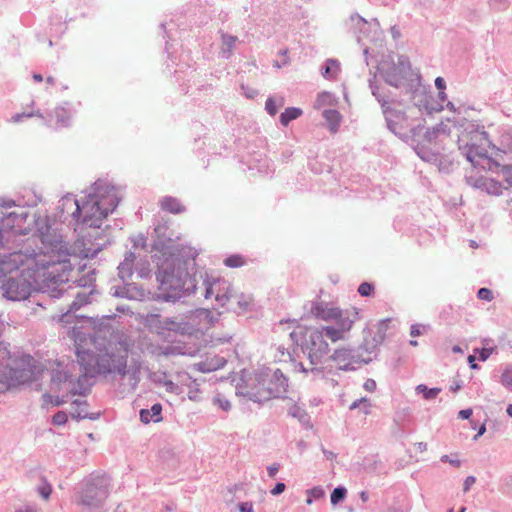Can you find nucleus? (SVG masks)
<instances>
[{"label": "nucleus", "instance_id": "f257e3e1", "mask_svg": "<svg viewBox=\"0 0 512 512\" xmlns=\"http://www.w3.org/2000/svg\"><path fill=\"white\" fill-rule=\"evenodd\" d=\"M20 270L22 277L33 279L44 292L52 297H58L62 289L60 286L68 282L69 265L54 262L51 256L45 253L34 255L14 252L0 258V272L3 275Z\"/></svg>", "mask_w": 512, "mask_h": 512}, {"label": "nucleus", "instance_id": "f03ea898", "mask_svg": "<svg viewBox=\"0 0 512 512\" xmlns=\"http://www.w3.org/2000/svg\"><path fill=\"white\" fill-rule=\"evenodd\" d=\"M74 341L78 363L82 367L85 376L105 374L115 369L120 371V367L125 366L123 357L121 359L116 358L108 352L107 348L103 352L99 347L101 344L94 337L74 332Z\"/></svg>", "mask_w": 512, "mask_h": 512}, {"label": "nucleus", "instance_id": "7ed1b4c3", "mask_svg": "<svg viewBox=\"0 0 512 512\" xmlns=\"http://www.w3.org/2000/svg\"><path fill=\"white\" fill-rule=\"evenodd\" d=\"M489 146L486 134L477 131L468 133L459 139V149L471 163L473 173L478 172V169L483 171L499 169L500 163L496 157L492 158L488 155L487 148Z\"/></svg>", "mask_w": 512, "mask_h": 512}, {"label": "nucleus", "instance_id": "20e7f679", "mask_svg": "<svg viewBox=\"0 0 512 512\" xmlns=\"http://www.w3.org/2000/svg\"><path fill=\"white\" fill-rule=\"evenodd\" d=\"M117 204V198L111 192L89 195L82 205L75 201V212L82 215L83 222L90 227H100L102 221L116 208Z\"/></svg>", "mask_w": 512, "mask_h": 512}, {"label": "nucleus", "instance_id": "39448f33", "mask_svg": "<svg viewBox=\"0 0 512 512\" xmlns=\"http://www.w3.org/2000/svg\"><path fill=\"white\" fill-rule=\"evenodd\" d=\"M188 273L180 266L167 265L157 274L159 289L169 298L177 297L184 288Z\"/></svg>", "mask_w": 512, "mask_h": 512}, {"label": "nucleus", "instance_id": "423d86ee", "mask_svg": "<svg viewBox=\"0 0 512 512\" xmlns=\"http://www.w3.org/2000/svg\"><path fill=\"white\" fill-rule=\"evenodd\" d=\"M303 350L307 353L311 364H318L330 351L329 345L323 335V331L317 328L306 329L303 341Z\"/></svg>", "mask_w": 512, "mask_h": 512}, {"label": "nucleus", "instance_id": "0eeeda50", "mask_svg": "<svg viewBox=\"0 0 512 512\" xmlns=\"http://www.w3.org/2000/svg\"><path fill=\"white\" fill-rule=\"evenodd\" d=\"M109 495V480L104 477H96L89 482L81 497V503L87 506H98L103 503Z\"/></svg>", "mask_w": 512, "mask_h": 512}, {"label": "nucleus", "instance_id": "6e6552de", "mask_svg": "<svg viewBox=\"0 0 512 512\" xmlns=\"http://www.w3.org/2000/svg\"><path fill=\"white\" fill-rule=\"evenodd\" d=\"M358 315V310L356 308H352V317H346L340 322H336L338 328H334L332 326H322L319 329L323 331L324 337H327L333 343L344 340L346 333L351 330L354 322L358 319Z\"/></svg>", "mask_w": 512, "mask_h": 512}, {"label": "nucleus", "instance_id": "1a4fd4ad", "mask_svg": "<svg viewBox=\"0 0 512 512\" xmlns=\"http://www.w3.org/2000/svg\"><path fill=\"white\" fill-rule=\"evenodd\" d=\"M313 314L324 321L340 322L346 317H352V308L345 311L328 303H318L312 308Z\"/></svg>", "mask_w": 512, "mask_h": 512}, {"label": "nucleus", "instance_id": "9d476101", "mask_svg": "<svg viewBox=\"0 0 512 512\" xmlns=\"http://www.w3.org/2000/svg\"><path fill=\"white\" fill-rule=\"evenodd\" d=\"M478 172L473 173L470 171L466 176L467 183L475 188L482 189L491 195H500L503 191V186L499 181L483 176H478Z\"/></svg>", "mask_w": 512, "mask_h": 512}, {"label": "nucleus", "instance_id": "9b49d317", "mask_svg": "<svg viewBox=\"0 0 512 512\" xmlns=\"http://www.w3.org/2000/svg\"><path fill=\"white\" fill-rule=\"evenodd\" d=\"M31 292V284L26 280L10 278L5 284V296L13 301L24 300L28 298Z\"/></svg>", "mask_w": 512, "mask_h": 512}, {"label": "nucleus", "instance_id": "f8f14e48", "mask_svg": "<svg viewBox=\"0 0 512 512\" xmlns=\"http://www.w3.org/2000/svg\"><path fill=\"white\" fill-rule=\"evenodd\" d=\"M230 292L231 285L227 281L216 279L207 286L205 298L214 296L219 305L224 306L231 297Z\"/></svg>", "mask_w": 512, "mask_h": 512}, {"label": "nucleus", "instance_id": "ddd939ff", "mask_svg": "<svg viewBox=\"0 0 512 512\" xmlns=\"http://www.w3.org/2000/svg\"><path fill=\"white\" fill-rule=\"evenodd\" d=\"M50 390L53 392H60L65 390L66 393L74 394V384L72 383V376L67 371L57 369L53 371L51 376Z\"/></svg>", "mask_w": 512, "mask_h": 512}, {"label": "nucleus", "instance_id": "4468645a", "mask_svg": "<svg viewBox=\"0 0 512 512\" xmlns=\"http://www.w3.org/2000/svg\"><path fill=\"white\" fill-rule=\"evenodd\" d=\"M268 383L269 379L267 377L258 379L257 384L250 391V396L254 401L263 402L274 396L275 389L269 386Z\"/></svg>", "mask_w": 512, "mask_h": 512}, {"label": "nucleus", "instance_id": "2eb2a0df", "mask_svg": "<svg viewBox=\"0 0 512 512\" xmlns=\"http://www.w3.org/2000/svg\"><path fill=\"white\" fill-rule=\"evenodd\" d=\"M162 406L160 404H154L151 409H142L140 411V419L143 423L148 424L151 421H161Z\"/></svg>", "mask_w": 512, "mask_h": 512}, {"label": "nucleus", "instance_id": "dca6fc26", "mask_svg": "<svg viewBox=\"0 0 512 512\" xmlns=\"http://www.w3.org/2000/svg\"><path fill=\"white\" fill-rule=\"evenodd\" d=\"M501 146V148H496L495 146H493V149H495V157L497 160L501 153L512 156V134L506 133L501 136Z\"/></svg>", "mask_w": 512, "mask_h": 512}, {"label": "nucleus", "instance_id": "f3484780", "mask_svg": "<svg viewBox=\"0 0 512 512\" xmlns=\"http://www.w3.org/2000/svg\"><path fill=\"white\" fill-rule=\"evenodd\" d=\"M161 208L165 211H168V212H171L174 214H178V213H181L184 211V207L179 202V200H177L176 198H173V197H165L161 201Z\"/></svg>", "mask_w": 512, "mask_h": 512}, {"label": "nucleus", "instance_id": "a211bd4d", "mask_svg": "<svg viewBox=\"0 0 512 512\" xmlns=\"http://www.w3.org/2000/svg\"><path fill=\"white\" fill-rule=\"evenodd\" d=\"M323 117L327 121L329 125V129L332 133H335L339 127L341 122V115L336 110H325L323 112Z\"/></svg>", "mask_w": 512, "mask_h": 512}, {"label": "nucleus", "instance_id": "6ab92c4d", "mask_svg": "<svg viewBox=\"0 0 512 512\" xmlns=\"http://www.w3.org/2000/svg\"><path fill=\"white\" fill-rule=\"evenodd\" d=\"M302 115V110L295 107L285 109L280 115V122L282 125L287 126L290 121L297 119Z\"/></svg>", "mask_w": 512, "mask_h": 512}, {"label": "nucleus", "instance_id": "aec40b11", "mask_svg": "<svg viewBox=\"0 0 512 512\" xmlns=\"http://www.w3.org/2000/svg\"><path fill=\"white\" fill-rule=\"evenodd\" d=\"M415 390L417 393L422 394L426 400L435 399L441 392V388H428L424 384L417 385Z\"/></svg>", "mask_w": 512, "mask_h": 512}, {"label": "nucleus", "instance_id": "412c9836", "mask_svg": "<svg viewBox=\"0 0 512 512\" xmlns=\"http://www.w3.org/2000/svg\"><path fill=\"white\" fill-rule=\"evenodd\" d=\"M339 71H340L339 62L336 60H333V59H329L326 62V67H325L323 75H324V77L335 79L336 76L338 75Z\"/></svg>", "mask_w": 512, "mask_h": 512}, {"label": "nucleus", "instance_id": "4be33fe9", "mask_svg": "<svg viewBox=\"0 0 512 512\" xmlns=\"http://www.w3.org/2000/svg\"><path fill=\"white\" fill-rule=\"evenodd\" d=\"M237 41V37L233 35H222V50L224 52H227L228 54H231L232 50L235 47Z\"/></svg>", "mask_w": 512, "mask_h": 512}, {"label": "nucleus", "instance_id": "5701e85b", "mask_svg": "<svg viewBox=\"0 0 512 512\" xmlns=\"http://www.w3.org/2000/svg\"><path fill=\"white\" fill-rule=\"evenodd\" d=\"M53 116L56 118V123L64 126L69 120V114L63 107H57L55 108L53 112Z\"/></svg>", "mask_w": 512, "mask_h": 512}, {"label": "nucleus", "instance_id": "b1692460", "mask_svg": "<svg viewBox=\"0 0 512 512\" xmlns=\"http://www.w3.org/2000/svg\"><path fill=\"white\" fill-rule=\"evenodd\" d=\"M356 408H360L361 411L367 415L370 413V408H371V403L369 402V400L367 398H361L357 401H354L351 405H350V409L353 410V409H356Z\"/></svg>", "mask_w": 512, "mask_h": 512}, {"label": "nucleus", "instance_id": "393cba45", "mask_svg": "<svg viewBox=\"0 0 512 512\" xmlns=\"http://www.w3.org/2000/svg\"><path fill=\"white\" fill-rule=\"evenodd\" d=\"M332 102H333L332 94L329 92H322L318 95V97L316 99L315 107L317 109H319L323 106L331 105Z\"/></svg>", "mask_w": 512, "mask_h": 512}, {"label": "nucleus", "instance_id": "a878e982", "mask_svg": "<svg viewBox=\"0 0 512 512\" xmlns=\"http://www.w3.org/2000/svg\"><path fill=\"white\" fill-rule=\"evenodd\" d=\"M225 265L231 268H238L243 266L246 261L241 255H231L224 261Z\"/></svg>", "mask_w": 512, "mask_h": 512}, {"label": "nucleus", "instance_id": "bb28decb", "mask_svg": "<svg viewBox=\"0 0 512 512\" xmlns=\"http://www.w3.org/2000/svg\"><path fill=\"white\" fill-rule=\"evenodd\" d=\"M284 104V100L281 98L280 99V102H279V105H277L276 101L274 98L270 97L267 99L266 101V104H265V109L266 111L271 115V116H274L276 115L277 111H278V107H282Z\"/></svg>", "mask_w": 512, "mask_h": 512}, {"label": "nucleus", "instance_id": "cd10ccee", "mask_svg": "<svg viewBox=\"0 0 512 512\" xmlns=\"http://www.w3.org/2000/svg\"><path fill=\"white\" fill-rule=\"evenodd\" d=\"M499 168L503 179L512 187V165H500Z\"/></svg>", "mask_w": 512, "mask_h": 512}, {"label": "nucleus", "instance_id": "c85d7f7f", "mask_svg": "<svg viewBox=\"0 0 512 512\" xmlns=\"http://www.w3.org/2000/svg\"><path fill=\"white\" fill-rule=\"evenodd\" d=\"M346 495V489L343 487H337L333 490L331 494V503L337 504L340 500L344 499Z\"/></svg>", "mask_w": 512, "mask_h": 512}, {"label": "nucleus", "instance_id": "c756f323", "mask_svg": "<svg viewBox=\"0 0 512 512\" xmlns=\"http://www.w3.org/2000/svg\"><path fill=\"white\" fill-rule=\"evenodd\" d=\"M64 402L65 401L63 399H60L58 396L57 397H53L50 394H44L43 395V403H44V405L51 404L53 406H60Z\"/></svg>", "mask_w": 512, "mask_h": 512}, {"label": "nucleus", "instance_id": "7c9ffc66", "mask_svg": "<svg viewBox=\"0 0 512 512\" xmlns=\"http://www.w3.org/2000/svg\"><path fill=\"white\" fill-rule=\"evenodd\" d=\"M373 290H374L373 285L368 282H363L358 287V293L364 297L370 296L372 294Z\"/></svg>", "mask_w": 512, "mask_h": 512}, {"label": "nucleus", "instance_id": "2f4dec72", "mask_svg": "<svg viewBox=\"0 0 512 512\" xmlns=\"http://www.w3.org/2000/svg\"><path fill=\"white\" fill-rule=\"evenodd\" d=\"M68 421V416L65 412L63 411H59L57 412L53 418H52V422L54 425H57V426H60V425H64L66 422Z\"/></svg>", "mask_w": 512, "mask_h": 512}, {"label": "nucleus", "instance_id": "473e14b6", "mask_svg": "<svg viewBox=\"0 0 512 512\" xmlns=\"http://www.w3.org/2000/svg\"><path fill=\"white\" fill-rule=\"evenodd\" d=\"M34 116L42 117V115H41V114H39V113H18V114H15V115L11 118V122H13V123H19V122H21L24 118H31V117H34Z\"/></svg>", "mask_w": 512, "mask_h": 512}, {"label": "nucleus", "instance_id": "72a5a7b5", "mask_svg": "<svg viewBox=\"0 0 512 512\" xmlns=\"http://www.w3.org/2000/svg\"><path fill=\"white\" fill-rule=\"evenodd\" d=\"M501 382L507 387H512V369H506L501 375Z\"/></svg>", "mask_w": 512, "mask_h": 512}, {"label": "nucleus", "instance_id": "f704fd0d", "mask_svg": "<svg viewBox=\"0 0 512 512\" xmlns=\"http://www.w3.org/2000/svg\"><path fill=\"white\" fill-rule=\"evenodd\" d=\"M477 296L481 300L491 301L493 299L492 291L488 288H481L478 290Z\"/></svg>", "mask_w": 512, "mask_h": 512}, {"label": "nucleus", "instance_id": "c9c22d12", "mask_svg": "<svg viewBox=\"0 0 512 512\" xmlns=\"http://www.w3.org/2000/svg\"><path fill=\"white\" fill-rule=\"evenodd\" d=\"M252 302H253V298L250 295H248V296H241L237 300V304L242 309L248 308L252 304Z\"/></svg>", "mask_w": 512, "mask_h": 512}, {"label": "nucleus", "instance_id": "e433bc0d", "mask_svg": "<svg viewBox=\"0 0 512 512\" xmlns=\"http://www.w3.org/2000/svg\"><path fill=\"white\" fill-rule=\"evenodd\" d=\"M307 493L314 499H319L324 496V490L321 487H314L308 490Z\"/></svg>", "mask_w": 512, "mask_h": 512}, {"label": "nucleus", "instance_id": "4c0bfd02", "mask_svg": "<svg viewBox=\"0 0 512 512\" xmlns=\"http://www.w3.org/2000/svg\"><path fill=\"white\" fill-rule=\"evenodd\" d=\"M38 491L44 499H48L52 493V488L49 484H45L39 487Z\"/></svg>", "mask_w": 512, "mask_h": 512}, {"label": "nucleus", "instance_id": "58836bf2", "mask_svg": "<svg viewBox=\"0 0 512 512\" xmlns=\"http://www.w3.org/2000/svg\"><path fill=\"white\" fill-rule=\"evenodd\" d=\"M349 356V352L347 350H337L333 354L334 360H345Z\"/></svg>", "mask_w": 512, "mask_h": 512}, {"label": "nucleus", "instance_id": "ea45409f", "mask_svg": "<svg viewBox=\"0 0 512 512\" xmlns=\"http://www.w3.org/2000/svg\"><path fill=\"white\" fill-rule=\"evenodd\" d=\"M240 512H254L251 502H243L238 505Z\"/></svg>", "mask_w": 512, "mask_h": 512}, {"label": "nucleus", "instance_id": "a19ab883", "mask_svg": "<svg viewBox=\"0 0 512 512\" xmlns=\"http://www.w3.org/2000/svg\"><path fill=\"white\" fill-rule=\"evenodd\" d=\"M493 352V349H490V348H483L480 352H479V359L481 361H485L489 358V356L492 354Z\"/></svg>", "mask_w": 512, "mask_h": 512}, {"label": "nucleus", "instance_id": "79ce46f5", "mask_svg": "<svg viewBox=\"0 0 512 512\" xmlns=\"http://www.w3.org/2000/svg\"><path fill=\"white\" fill-rule=\"evenodd\" d=\"M364 389L373 392L376 389V382L373 379H367L364 383Z\"/></svg>", "mask_w": 512, "mask_h": 512}, {"label": "nucleus", "instance_id": "37998d69", "mask_svg": "<svg viewBox=\"0 0 512 512\" xmlns=\"http://www.w3.org/2000/svg\"><path fill=\"white\" fill-rule=\"evenodd\" d=\"M286 486L284 483H277L276 486L271 490L273 495H279L284 492Z\"/></svg>", "mask_w": 512, "mask_h": 512}, {"label": "nucleus", "instance_id": "c03bdc74", "mask_svg": "<svg viewBox=\"0 0 512 512\" xmlns=\"http://www.w3.org/2000/svg\"><path fill=\"white\" fill-rule=\"evenodd\" d=\"M476 479L474 476H468L464 482V491H468L470 487L475 483Z\"/></svg>", "mask_w": 512, "mask_h": 512}, {"label": "nucleus", "instance_id": "a18cd8bd", "mask_svg": "<svg viewBox=\"0 0 512 512\" xmlns=\"http://www.w3.org/2000/svg\"><path fill=\"white\" fill-rule=\"evenodd\" d=\"M278 470L279 467L277 464H273L267 468V472L270 477H274L277 474Z\"/></svg>", "mask_w": 512, "mask_h": 512}, {"label": "nucleus", "instance_id": "49530a36", "mask_svg": "<svg viewBox=\"0 0 512 512\" xmlns=\"http://www.w3.org/2000/svg\"><path fill=\"white\" fill-rule=\"evenodd\" d=\"M458 415L462 419H468L472 415V409L461 410Z\"/></svg>", "mask_w": 512, "mask_h": 512}, {"label": "nucleus", "instance_id": "de8ad7c7", "mask_svg": "<svg viewBox=\"0 0 512 512\" xmlns=\"http://www.w3.org/2000/svg\"><path fill=\"white\" fill-rule=\"evenodd\" d=\"M410 334L412 337L419 336L421 334L420 326L419 325H412Z\"/></svg>", "mask_w": 512, "mask_h": 512}, {"label": "nucleus", "instance_id": "09e8293b", "mask_svg": "<svg viewBox=\"0 0 512 512\" xmlns=\"http://www.w3.org/2000/svg\"><path fill=\"white\" fill-rule=\"evenodd\" d=\"M435 85L438 89L444 90L445 89V81L442 77H437L435 80Z\"/></svg>", "mask_w": 512, "mask_h": 512}, {"label": "nucleus", "instance_id": "8fccbe9b", "mask_svg": "<svg viewBox=\"0 0 512 512\" xmlns=\"http://www.w3.org/2000/svg\"><path fill=\"white\" fill-rule=\"evenodd\" d=\"M468 362L470 363V367H471L472 369H476V368H478L477 364H475V356H474V355H470V356L468 357Z\"/></svg>", "mask_w": 512, "mask_h": 512}, {"label": "nucleus", "instance_id": "3c124183", "mask_svg": "<svg viewBox=\"0 0 512 512\" xmlns=\"http://www.w3.org/2000/svg\"><path fill=\"white\" fill-rule=\"evenodd\" d=\"M9 218H12L13 223L19 222L23 219L22 216L16 215V214H10Z\"/></svg>", "mask_w": 512, "mask_h": 512}, {"label": "nucleus", "instance_id": "603ef678", "mask_svg": "<svg viewBox=\"0 0 512 512\" xmlns=\"http://www.w3.org/2000/svg\"><path fill=\"white\" fill-rule=\"evenodd\" d=\"M416 446L419 451H424L427 449V444L423 442L417 443Z\"/></svg>", "mask_w": 512, "mask_h": 512}, {"label": "nucleus", "instance_id": "864d4df0", "mask_svg": "<svg viewBox=\"0 0 512 512\" xmlns=\"http://www.w3.org/2000/svg\"><path fill=\"white\" fill-rule=\"evenodd\" d=\"M486 431V427L485 425H482L480 428H479V431L478 433L475 435V439H477L479 436L483 435Z\"/></svg>", "mask_w": 512, "mask_h": 512}, {"label": "nucleus", "instance_id": "5fc2aeb1", "mask_svg": "<svg viewBox=\"0 0 512 512\" xmlns=\"http://www.w3.org/2000/svg\"><path fill=\"white\" fill-rule=\"evenodd\" d=\"M450 389H451L452 392L455 393V392H457L458 390L461 389V384L460 383H456L454 386H451Z\"/></svg>", "mask_w": 512, "mask_h": 512}, {"label": "nucleus", "instance_id": "6e6d98bb", "mask_svg": "<svg viewBox=\"0 0 512 512\" xmlns=\"http://www.w3.org/2000/svg\"><path fill=\"white\" fill-rule=\"evenodd\" d=\"M17 512H38V511L34 508L26 507L24 509L18 510Z\"/></svg>", "mask_w": 512, "mask_h": 512}, {"label": "nucleus", "instance_id": "4d7b16f0", "mask_svg": "<svg viewBox=\"0 0 512 512\" xmlns=\"http://www.w3.org/2000/svg\"><path fill=\"white\" fill-rule=\"evenodd\" d=\"M220 405L224 410L230 409V403L228 401L221 402Z\"/></svg>", "mask_w": 512, "mask_h": 512}, {"label": "nucleus", "instance_id": "13d9d810", "mask_svg": "<svg viewBox=\"0 0 512 512\" xmlns=\"http://www.w3.org/2000/svg\"><path fill=\"white\" fill-rule=\"evenodd\" d=\"M33 79H34V81H36V82H42V81H43V77H42V75H40V74H34V75H33Z\"/></svg>", "mask_w": 512, "mask_h": 512}, {"label": "nucleus", "instance_id": "bf43d9fd", "mask_svg": "<svg viewBox=\"0 0 512 512\" xmlns=\"http://www.w3.org/2000/svg\"><path fill=\"white\" fill-rule=\"evenodd\" d=\"M387 81L394 86H398L397 81L394 80L391 75H388Z\"/></svg>", "mask_w": 512, "mask_h": 512}, {"label": "nucleus", "instance_id": "052dcab7", "mask_svg": "<svg viewBox=\"0 0 512 512\" xmlns=\"http://www.w3.org/2000/svg\"><path fill=\"white\" fill-rule=\"evenodd\" d=\"M360 497H361L363 502H366L368 500V495L364 491L360 493Z\"/></svg>", "mask_w": 512, "mask_h": 512}, {"label": "nucleus", "instance_id": "680f3d73", "mask_svg": "<svg viewBox=\"0 0 512 512\" xmlns=\"http://www.w3.org/2000/svg\"><path fill=\"white\" fill-rule=\"evenodd\" d=\"M46 81H47V83H48V84H51V85H53V84L55 83L54 78H53V77H51V76L47 77V78H46Z\"/></svg>", "mask_w": 512, "mask_h": 512}, {"label": "nucleus", "instance_id": "e2e57ef3", "mask_svg": "<svg viewBox=\"0 0 512 512\" xmlns=\"http://www.w3.org/2000/svg\"><path fill=\"white\" fill-rule=\"evenodd\" d=\"M507 414L512 417V404H509L507 407Z\"/></svg>", "mask_w": 512, "mask_h": 512}, {"label": "nucleus", "instance_id": "0e129e2a", "mask_svg": "<svg viewBox=\"0 0 512 512\" xmlns=\"http://www.w3.org/2000/svg\"><path fill=\"white\" fill-rule=\"evenodd\" d=\"M450 463L456 467H459L460 466V461L459 460H450Z\"/></svg>", "mask_w": 512, "mask_h": 512}, {"label": "nucleus", "instance_id": "69168bd1", "mask_svg": "<svg viewBox=\"0 0 512 512\" xmlns=\"http://www.w3.org/2000/svg\"><path fill=\"white\" fill-rule=\"evenodd\" d=\"M439 97L442 101L446 99V94L443 90L439 93Z\"/></svg>", "mask_w": 512, "mask_h": 512}, {"label": "nucleus", "instance_id": "338daca9", "mask_svg": "<svg viewBox=\"0 0 512 512\" xmlns=\"http://www.w3.org/2000/svg\"><path fill=\"white\" fill-rule=\"evenodd\" d=\"M447 107H448L451 111H453V112L455 111V106L453 105V103L448 102Z\"/></svg>", "mask_w": 512, "mask_h": 512}, {"label": "nucleus", "instance_id": "774afa93", "mask_svg": "<svg viewBox=\"0 0 512 512\" xmlns=\"http://www.w3.org/2000/svg\"><path fill=\"white\" fill-rule=\"evenodd\" d=\"M453 351H454V352H461V348H460L459 346H455V347L453 348Z\"/></svg>", "mask_w": 512, "mask_h": 512}]
</instances>
